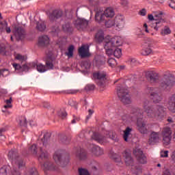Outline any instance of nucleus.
<instances>
[{"mask_svg": "<svg viewBox=\"0 0 175 175\" xmlns=\"http://www.w3.org/2000/svg\"><path fill=\"white\" fill-rule=\"evenodd\" d=\"M175 85V77L170 71H165L159 81V86L154 88L147 86L145 89L150 100L153 103L162 102V92L170 91Z\"/></svg>", "mask_w": 175, "mask_h": 175, "instance_id": "1", "label": "nucleus"}, {"mask_svg": "<svg viewBox=\"0 0 175 175\" xmlns=\"http://www.w3.org/2000/svg\"><path fill=\"white\" fill-rule=\"evenodd\" d=\"M50 133H46L43 135V138L38 140L37 145L33 144L29 148V154H31L34 157H38V152L39 154L38 159L42 161L49 159V152L47 150L50 148L49 142H50Z\"/></svg>", "mask_w": 175, "mask_h": 175, "instance_id": "2", "label": "nucleus"}, {"mask_svg": "<svg viewBox=\"0 0 175 175\" xmlns=\"http://www.w3.org/2000/svg\"><path fill=\"white\" fill-rule=\"evenodd\" d=\"M149 103L148 100H145L143 103V108L148 118L162 121L166 117V108L161 105L148 106Z\"/></svg>", "mask_w": 175, "mask_h": 175, "instance_id": "3", "label": "nucleus"}, {"mask_svg": "<svg viewBox=\"0 0 175 175\" xmlns=\"http://www.w3.org/2000/svg\"><path fill=\"white\" fill-rule=\"evenodd\" d=\"M116 90L120 102L124 103V105H131L132 103L131 96H129V90H128V88H126L125 83L118 84Z\"/></svg>", "mask_w": 175, "mask_h": 175, "instance_id": "4", "label": "nucleus"}, {"mask_svg": "<svg viewBox=\"0 0 175 175\" xmlns=\"http://www.w3.org/2000/svg\"><path fill=\"white\" fill-rule=\"evenodd\" d=\"M125 25V18L122 15H116L112 18H110V29L112 32H116V31H121Z\"/></svg>", "mask_w": 175, "mask_h": 175, "instance_id": "5", "label": "nucleus"}, {"mask_svg": "<svg viewBox=\"0 0 175 175\" xmlns=\"http://www.w3.org/2000/svg\"><path fill=\"white\" fill-rule=\"evenodd\" d=\"M104 40V49L108 57H110V36H107L105 38L103 31L99 30L95 35V41L96 43H102Z\"/></svg>", "mask_w": 175, "mask_h": 175, "instance_id": "6", "label": "nucleus"}, {"mask_svg": "<svg viewBox=\"0 0 175 175\" xmlns=\"http://www.w3.org/2000/svg\"><path fill=\"white\" fill-rule=\"evenodd\" d=\"M65 150H58L53 154L55 162L62 167H66L69 164V157H65Z\"/></svg>", "mask_w": 175, "mask_h": 175, "instance_id": "7", "label": "nucleus"}, {"mask_svg": "<svg viewBox=\"0 0 175 175\" xmlns=\"http://www.w3.org/2000/svg\"><path fill=\"white\" fill-rule=\"evenodd\" d=\"M46 66L42 64H36L35 62L31 63V66L33 68H36L38 72L40 73H44V72H47V70H50V69H53L54 68V64H53V57L51 55L48 56L45 60Z\"/></svg>", "mask_w": 175, "mask_h": 175, "instance_id": "8", "label": "nucleus"}, {"mask_svg": "<svg viewBox=\"0 0 175 175\" xmlns=\"http://www.w3.org/2000/svg\"><path fill=\"white\" fill-rule=\"evenodd\" d=\"M95 18L96 21H104L105 27L110 28V8H107L105 11L99 10L96 12Z\"/></svg>", "mask_w": 175, "mask_h": 175, "instance_id": "9", "label": "nucleus"}, {"mask_svg": "<svg viewBox=\"0 0 175 175\" xmlns=\"http://www.w3.org/2000/svg\"><path fill=\"white\" fill-rule=\"evenodd\" d=\"M8 159L11 161L12 163H15L18 169H21L24 166V161L20 157V154L16 149H12L8 154Z\"/></svg>", "mask_w": 175, "mask_h": 175, "instance_id": "10", "label": "nucleus"}, {"mask_svg": "<svg viewBox=\"0 0 175 175\" xmlns=\"http://www.w3.org/2000/svg\"><path fill=\"white\" fill-rule=\"evenodd\" d=\"M106 72H94L93 74V77L96 80V83L99 87H100L101 91L102 88H105L106 85H105L106 83V80L107 79V77H106Z\"/></svg>", "mask_w": 175, "mask_h": 175, "instance_id": "11", "label": "nucleus"}, {"mask_svg": "<svg viewBox=\"0 0 175 175\" xmlns=\"http://www.w3.org/2000/svg\"><path fill=\"white\" fill-rule=\"evenodd\" d=\"M144 111H143V109H140V108H133L131 109V114L129 115V118L131 120V121H136L137 122V121H139V120L140 121L143 120V114H144Z\"/></svg>", "mask_w": 175, "mask_h": 175, "instance_id": "12", "label": "nucleus"}, {"mask_svg": "<svg viewBox=\"0 0 175 175\" xmlns=\"http://www.w3.org/2000/svg\"><path fill=\"white\" fill-rule=\"evenodd\" d=\"M163 142L164 146H169L172 140V129L170 127H164L161 131Z\"/></svg>", "mask_w": 175, "mask_h": 175, "instance_id": "13", "label": "nucleus"}, {"mask_svg": "<svg viewBox=\"0 0 175 175\" xmlns=\"http://www.w3.org/2000/svg\"><path fill=\"white\" fill-rule=\"evenodd\" d=\"M133 154L135 155V158L137 159V161L139 163H147V157L143 153V150L139 148H135L133 150Z\"/></svg>", "mask_w": 175, "mask_h": 175, "instance_id": "14", "label": "nucleus"}, {"mask_svg": "<svg viewBox=\"0 0 175 175\" xmlns=\"http://www.w3.org/2000/svg\"><path fill=\"white\" fill-rule=\"evenodd\" d=\"M145 77L150 83L151 84H154V83H157L158 80H159V74H158L155 71H146L145 72Z\"/></svg>", "mask_w": 175, "mask_h": 175, "instance_id": "15", "label": "nucleus"}, {"mask_svg": "<svg viewBox=\"0 0 175 175\" xmlns=\"http://www.w3.org/2000/svg\"><path fill=\"white\" fill-rule=\"evenodd\" d=\"M25 29L21 26H15L14 28V35L16 40H23L25 38Z\"/></svg>", "mask_w": 175, "mask_h": 175, "instance_id": "16", "label": "nucleus"}, {"mask_svg": "<svg viewBox=\"0 0 175 175\" xmlns=\"http://www.w3.org/2000/svg\"><path fill=\"white\" fill-rule=\"evenodd\" d=\"M88 149L94 157H100V155H103V149L95 144H90Z\"/></svg>", "mask_w": 175, "mask_h": 175, "instance_id": "17", "label": "nucleus"}, {"mask_svg": "<svg viewBox=\"0 0 175 175\" xmlns=\"http://www.w3.org/2000/svg\"><path fill=\"white\" fill-rule=\"evenodd\" d=\"M141 54L142 55H150V54H152V42L148 41V42H145Z\"/></svg>", "mask_w": 175, "mask_h": 175, "instance_id": "18", "label": "nucleus"}, {"mask_svg": "<svg viewBox=\"0 0 175 175\" xmlns=\"http://www.w3.org/2000/svg\"><path fill=\"white\" fill-rule=\"evenodd\" d=\"M75 25L78 29H85L88 27V21L85 18H77Z\"/></svg>", "mask_w": 175, "mask_h": 175, "instance_id": "19", "label": "nucleus"}, {"mask_svg": "<svg viewBox=\"0 0 175 175\" xmlns=\"http://www.w3.org/2000/svg\"><path fill=\"white\" fill-rule=\"evenodd\" d=\"M166 23V20L162 16H159L156 21L154 22L152 25V28L154 29V31H158L159 28H162L163 27V24Z\"/></svg>", "mask_w": 175, "mask_h": 175, "instance_id": "20", "label": "nucleus"}, {"mask_svg": "<svg viewBox=\"0 0 175 175\" xmlns=\"http://www.w3.org/2000/svg\"><path fill=\"white\" fill-rule=\"evenodd\" d=\"M148 143L150 146H154L157 143H159V133L152 131L149 136Z\"/></svg>", "mask_w": 175, "mask_h": 175, "instance_id": "21", "label": "nucleus"}, {"mask_svg": "<svg viewBox=\"0 0 175 175\" xmlns=\"http://www.w3.org/2000/svg\"><path fill=\"white\" fill-rule=\"evenodd\" d=\"M111 49L120 47L122 45V39L120 36H114L110 40Z\"/></svg>", "mask_w": 175, "mask_h": 175, "instance_id": "22", "label": "nucleus"}, {"mask_svg": "<svg viewBox=\"0 0 175 175\" xmlns=\"http://www.w3.org/2000/svg\"><path fill=\"white\" fill-rule=\"evenodd\" d=\"M123 157L124 158L126 166H132V165H133V159L132 158V154H131V152L128 150H124L123 152Z\"/></svg>", "mask_w": 175, "mask_h": 175, "instance_id": "23", "label": "nucleus"}, {"mask_svg": "<svg viewBox=\"0 0 175 175\" xmlns=\"http://www.w3.org/2000/svg\"><path fill=\"white\" fill-rule=\"evenodd\" d=\"M137 126L139 132L142 135H146L148 132L147 127H146V123L143 120H138L137 122Z\"/></svg>", "mask_w": 175, "mask_h": 175, "instance_id": "24", "label": "nucleus"}, {"mask_svg": "<svg viewBox=\"0 0 175 175\" xmlns=\"http://www.w3.org/2000/svg\"><path fill=\"white\" fill-rule=\"evenodd\" d=\"M79 54L82 57H90V48L88 45H82L79 49Z\"/></svg>", "mask_w": 175, "mask_h": 175, "instance_id": "25", "label": "nucleus"}, {"mask_svg": "<svg viewBox=\"0 0 175 175\" xmlns=\"http://www.w3.org/2000/svg\"><path fill=\"white\" fill-rule=\"evenodd\" d=\"M75 155L79 161H85L87 158V151L84 148H79L75 152Z\"/></svg>", "mask_w": 175, "mask_h": 175, "instance_id": "26", "label": "nucleus"}, {"mask_svg": "<svg viewBox=\"0 0 175 175\" xmlns=\"http://www.w3.org/2000/svg\"><path fill=\"white\" fill-rule=\"evenodd\" d=\"M92 139H93V140H95V142H97V143H100V144H103V143H106L107 142V137H103L98 133H93V135H92Z\"/></svg>", "mask_w": 175, "mask_h": 175, "instance_id": "27", "label": "nucleus"}, {"mask_svg": "<svg viewBox=\"0 0 175 175\" xmlns=\"http://www.w3.org/2000/svg\"><path fill=\"white\" fill-rule=\"evenodd\" d=\"M168 109L172 113H175V93L168 98Z\"/></svg>", "mask_w": 175, "mask_h": 175, "instance_id": "28", "label": "nucleus"}, {"mask_svg": "<svg viewBox=\"0 0 175 175\" xmlns=\"http://www.w3.org/2000/svg\"><path fill=\"white\" fill-rule=\"evenodd\" d=\"M50 43V38L47 36H42L38 38V46L44 47Z\"/></svg>", "mask_w": 175, "mask_h": 175, "instance_id": "29", "label": "nucleus"}, {"mask_svg": "<svg viewBox=\"0 0 175 175\" xmlns=\"http://www.w3.org/2000/svg\"><path fill=\"white\" fill-rule=\"evenodd\" d=\"M62 16V11L59 10H55L49 14V19L51 21L56 20V18H59Z\"/></svg>", "mask_w": 175, "mask_h": 175, "instance_id": "30", "label": "nucleus"}, {"mask_svg": "<svg viewBox=\"0 0 175 175\" xmlns=\"http://www.w3.org/2000/svg\"><path fill=\"white\" fill-rule=\"evenodd\" d=\"M110 55H114L116 58H121L122 55V50L119 49L118 47L116 48H111L110 49Z\"/></svg>", "mask_w": 175, "mask_h": 175, "instance_id": "31", "label": "nucleus"}, {"mask_svg": "<svg viewBox=\"0 0 175 175\" xmlns=\"http://www.w3.org/2000/svg\"><path fill=\"white\" fill-rule=\"evenodd\" d=\"M43 169L44 172L49 171V170H55V165H54V163L46 161L43 164Z\"/></svg>", "mask_w": 175, "mask_h": 175, "instance_id": "32", "label": "nucleus"}, {"mask_svg": "<svg viewBox=\"0 0 175 175\" xmlns=\"http://www.w3.org/2000/svg\"><path fill=\"white\" fill-rule=\"evenodd\" d=\"M0 31L1 32H7L8 33H10L12 32V29L10 27H8V22L3 21L0 22Z\"/></svg>", "mask_w": 175, "mask_h": 175, "instance_id": "33", "label": "nucleus"}, {"mask_svg": "<svg viewBox=\"0 0 175 175\" xmlns=\"http://www.w3.org/2000/svg\"><path fill=\"white\" fill-rule=\"evenodd\" d=\"M118 13V6L112 5L110 7V18L112 17H116V16L120 15Z\"/></svg>", "mask_w": 175, "mask_h": 175, "instance_id": "34", "label": "nucleus"}, {"mask_svg": "<svg viewBox=\"0 0 175 175\" xmlns=\"http://www.w3.org/2000/svg\"><path fill=\"white\" fill-rule=\"evenodd\" d=\"M131 132H132V129L131 127H126V129L124 131L123 139L124 142H128V138L131 135Z\"/></svg>", "mask_w": 175, "mask_h": 175, "instance_id": "35", "label": "nucleus"}, {"mask_svg": "<svg viewBox=\"0 0 175 175\" xmlns=\"http://www.w3.org/2000/svg\"><path fill=\"white\" fill-rule=\"evenodd\" d=\"M36 29L40 32H43L46 29V24L44 22H37Z\"/></svg>", "mask_w": 175, "mask_h": 175, "instance_id": "36", "label": "nucleus"}, {"mask_svg": "<svg viewBox=\"0 0 175 175\" xmlns=\"http://www.w3.org/2000/svg\"><path fill=\"white\" fill-rule=\"evenodd\" d=\"M81 66L82 69H85V70H88V69L91 68V62L89 60L83 61L81 64Z\"/></svg>", "mask_w": 175, "mask_h": 175, "instance_id": "37", "label": "nucleus"}, {"mask_svg": "<svg viewBox=\"0 0 175 175\" xmlns=\"http://www.w3.org/2000/svg\"><path fill=\"white\" fill-rule=\"evenodd\" d=\"M163 14V12H160L157 14H155L154 16L153 14H149L148 15V18L149 21H154V23L157 21V20L159 18L160 16H162Z\"/></svg>", "mask_w": 175, "mask_h": 175, "instance_id": "38", "label": "nucleus"}, {"mask_svg": "<svg viewBox=\"0 0 175 175\" xmlns=\"http://www.w3.org/2000/svg\"><path fill=\"white\" fill-rule=\"evenodd\" d=\"M62 29L64 32H72V25L69 22H66L65 24L62 25Z\"/></svg>", "mask_w": 175, "mask_h": 175, "instance_id": "39", "label": "nucleus"}, {"mask_svg": "<svg viewBox=\"0 0 175 175\" xmlns=\"http://www.w3.org/2000/svg\"><path fill=\"white\" fill-rule=\"evenodd\" d=\"M60 139L62 143H64V144H69L70 143V140H71L70 136L62 135L60 137Z\"/></svg>", "mask_w": 175, "mask_h": 175, "instance_id": "40", "label": "nucleus"}, {"mask_svg": "<svg viewBox=\"0 0 175 175\" xmlns=\"http://www.w3.org/2000/svg\"><path fill=\"white\" fill-rule=\"evenodd\" d=\"M9 170H10V166L4 165L0 169V175H8L9 173Z\"/></svg>", "mask_w": 175, "mask_h": 175, "instance_id": "41", "label": "nucleus"}, {"mask_svg": "<svg viewBox=\"0 0 175 175\" xmlns=\"http://www.w3.org/2000/svg\"><path fill=\"white\" fill-rule=\"evenodd\" d=\"M92 169L94 172H98L100 169V164L96 161H92Z\"/></svg>", "mask_w": 175, "mask_h": 175, "instance_id": "42", "label": "nucleus"}, {"mask_svg": "<svg viewBox=\"0 0 175 175\" xmlns=\"http://www.w3.org/2000/svg\"><path fill=\"white\" fill-rule=\"evenodd\" d=\"M170 33H172V31L170 30V28L167 26H165L164 29H162L161 31V35L162 36H165V35H169Z\"/></svg>", "mask_w": 175, "mask_h": 175, "instance_id": "43", "label": "nucleus"}, {"mask_svg": "<svg viewBox=\"0 0 175 175\" xmlns=\"http://www.w3.org/2000/svg\"><path fill=\"white\" fill-rule=\"evenodd\" d=\"M57 116L59 117V118H62V120H65V118H66V116H68V113L65 110L62 109L57 112Z\"/></svg>", "mask_w": 175, "mask_h": 175, "instance_id": "44", "label": "nucleus"}, {"mask_svg": "<svg viewBox=\"0 0 175 175\" xmlns=\"http://www.w3.org/2000/svg\"><path fill=\"white\" fill-rule=\"evenodd\" d=\"M73 50H75V46H73V45H70L68 47V51L66 53V55H67L68 58H72V57H73Z\"/></svg>", "mask_w": 175, "mask_h": 175, "instance_id": "45", "label": "nucleus"}, {"mask_svg": "<svg viewBox=\"0 0 175 175\" xmlns=\"http://www.w3.org/2000/svg\"><path fill=\"white\" fill-rule=\"evenodd\" d=\"M19 125L21 126H24L26 128L27 126V118L25 117H21L19 120Z\"/></svg>", "mask_w": 175, "mask_h": 175, "instance_id": "46", "label": "nucleus"}, {"mask_svg": "<svg viewBox=\"0 0 175 175\" xmlns=\"http://www.w3.org/2000/svg\"><path fill=\"white\" fill-rule=\"evenodd\" d=\"M111 158L115 161V162H121V157L117 154L111 152Z\"/></svg>", "mask_w": 175, "mask_h": 175, "instance_id": "47", "label": "nucleus"}, {"mask_svg": "<svg viewBox=\"0 0 175 175\" xmlns=\"http://www.w3.org/2000/svg\"><path fill=\"white\" fill-rule=\"evenodd\" d=\"M14 57L18 61H25V59H27V57L25 56L22 55L20 53L15 54Z\"/></svg>", "mask_w": 175, "mask_h": 175, "instance_id": "48", "label": "nucleus"}, {"mask_svg": "<svg viewBox=\"0 0 175 175\" xmlns=\"http://www.w3.org/2000/svg\"><path fill=\"white\" fill-rule=\"evenodd\" d=\"M27 175H39V174H38V170H36V168L33 167L29 170V171L27 173Z\"/></svg>", "mask_w": 175, "mask_h": 175, "instance_id": "49", "label": "nucleus"}, {"mask_svg": "<svg viewBox=\"0 0 175 175\" xmlns=\"http://www.w3.org/2000/svg\"><path fill=\"white\" fill-rule=\"evenodd\" d=\"M79 175H90V172L87 169L79 168Z\"/></svg>", "mask_w": 175, "mask_h": 175, "instance_id": "50", "label": "nucleus"}, {"mask_svg": "<svg viewBox=\"0 0 175 175\" xmlns=\"http://www.w3.org/2000/svg\"><path fill=\"white\" fill-rule=\"evenodd\" d=\"M0 76H3V77H6V76H9V70L8 69L0 70Z\"/></svg>", "mask_w": 175, "mask_h": 175, "instance_id": "51", "label": "nucleus"}, {"mask_svg": "<svg viewBox=\"0 0 175 175\" xmlns=\"http://www.w3.org/2000/svg\"><path fill=\"white\" fill-rule=\"evenodd\" d=\"M85 90L86 91H94V90H95V85H94V84H88L85 87Z\"/></svg>", "mask_w": 175, "mask_h": 175, "instance_id": "52", "label": "nucleus"}, {"mask_svg": "<svg viewBox=\"0 0 175 175\" xmlns=\"http://www.w3.org/2000/svg\"><path fill=\"white\" fill-rule=\"evenodd\" d=\"M110 66L111 68H116V66H117V61H116V59L113 57L110 58Z\"/></svg>", "mask_w": 175, "mask_h": 175, "instance_id": "53", "label": "nucleus"}, {"mask_svg": "<svg viewBox=\"0 0 175 175\" xmlns=\"http://www.w3.org/2000/svg\"><path fill=\"white\" fill-rule=\"evenodd\" d=\"M51 32L52 33H54L55 36H57L58 35V32H59V27H52Z\"/></svg>", "mask_w": 175, "mask_h": 175, "instance_id": "54", "label": "nucleus"}, {"mask_svg": "<svg viewBox=\"0 0 175 175\" xmlns=\"http://www.w3.org/2000/svg\"><path fill=\"white\" fill-rule=\"evenodd\" d=\"M80 121V117L73 116L72 120H71V124H77V122H79Z\"/></svg>", "mask_w": 175, "mask_h": 175, "instance_id": "55", "label": "nucleus"}, {"mask_svg": "<svg viewBox=\"0 0 175 175\" xmlns=\"http://www.w3.org/2000/svg\"><path fill=\"white\" fill-rule=\"evenodd\" d=\"M11 174L12 175H21L20 174V172L17 171V168H16V167H14L13 169L11 170Z\"/></svg>", "mask_w": 175, "mask_h": 175, "instance_id": "56", "label": "nucleus"}, {"mask_svg": "<svg viewBox=\"0 0 175 175\" xmlns=\"http://www.w3.org/2000/svg\"><path fill=\"white\" fill-rule=\"evenodd\" d=\"M94 64L96 66H100V65H103V61L97 59L96 57H95Z\"/></svg>", "mask_w": 175, "mask_h": 175, "instance_id": "57", "label": "nucleus"}, {"mask_svg": "<svg viewBox=\"0 0 175 175\" xmlns=\"http://www.w3.org/2000/svg\"><path fill=\"white\" fill-rule=\"evenodd\" d=\"M139 16H144L146 14H147V10H146V8H143L141 10H139Z\"/></svg>", "mask_w": 175, "mask_h": 175, "instance_id": "58", "label": "nucleus"}, {"mask_svg": "<svg viewBox=\"0 0 175 175\" xmlns=\"http://www.w3.org/2000/svg\"><path fill=\"white\" fill-rule=\"evenodd\" d=\"M88 113L89 114L86 116V121H88V120L91 118V116L94 114V111H92V109H89Z\"/></svg>", "mask_w": 175, "mask_h": 175, "instance_id": "59", "label": "nucleus"}, {"mask_svg": "<svg viewBox=\"0 0 175 175\" xmlns=\"http://www.w3.org/2000/svg\"><path fill=\"white\" fill-rule=\"evenodd\" d=\"M169 151L165 150L163 152L161 153V158H167V157H169Z\"/></svg>", "mask_w": 175, "mask_h": 175, "instance_id": "60", "label": "nucleus"}, {"mask_svg": "<svg viewBox=\"0 0 175 175\" xmlns=\"http://www.w3.org/2000/svg\"><path fill=\"white\" fill-rule=\"evenodd\" d=\"M120 5H122L123 8L128 6V0H120Z\"/></svg>", "mask_w": 175, "mask_h": 175, "instance_id": "61", "label": "nucleus"}, {"mask_svg": "<svg viewBox=\"0 0 175 175\" xmlns=\"http://www.w3.org/2000/svg\"><path fill=\"white\" fill-rule=\"evenodd\" d=\"M12 65L15 70H20V69H21V66H20L18 64L14 63Z\"/></svg>", "mask_w": 175, "mask_h": 175, "instance_id": "62", "label": "nucleus"}, {"mask_svg": "<svg viewBox=\"0 0 175 175\" xmlns=\"http://www.w3.org/2000/svg\"><path fill=\"white\" fill-rule=\"evenodd\" d=\"M170 8H172V9H175V2L173 0L170 1V3L169 4Z\"/></svg>", "mask_w": 175, "mask_h": 175, "instance_id": "63", "label": "nucleus"}, {"mask_svg": "<svg viewBox=\"0 0 175 175\" xmlns=\"http://www.w3.org/2000/svg\"><path fill=\"white\" fill-rule=\"evenodd\" d=\"M171 159L175 163V150L172 153Z\"/></svg>", "mask_w": 175, "mask_h": 175, "instance_id": "64", "label": "nucleus"}]
</instances>
